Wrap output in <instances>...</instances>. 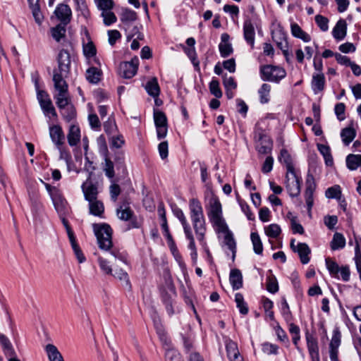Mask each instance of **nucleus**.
I'll use <instances>...</instances> for the list:
<instances>
[{
  "label": "nucleus",
  "instance_id": "nucleus-26",
  "mask_svg": "<svg viewBox=\"0 0 361 361\" xmlns=\"http://www.w3.org/2000/svg\"><path fill=\"white\" fill-rule=\"evenodd\" d=\"M229 281L233 290H238L243 286V276L240 271L234 269L231 271Z\"/></svg>",
  "mask_w": 361,
  "mask_h": 361
},
{
  "label": "nucleus",
  "instance_id": "nucleus-44",
  "mask_svg": "<svg viewBox=\"0 0 361 361\" xmlns=\"http://www.w3.org/2000/svg\"><path fill=\"white\" fill-rule=\"evenodd\" d=\"M279 159L281 162L286 164L288 173H293V171H294L290 154L286 149H281Z\"/></svg>",
  "mask_w": 361,
  "mask_h": 361
},
{
  "label": "nucleus",
  "instance_id": "nucleus-31",
  "mask_svg": "<svg viewBox=\"0 0 361 361\" xmlns=\"http://www.w3.org/2000/svg\"><path fill=\"white\" fill-rule=\"evenodd\" d=\"M116 214L119 219L126 221L132 219L134 213L129 206L123 204L116 209Z\"/></svg>",
  "mask_w": 361,
  "mask_h": 361
},
{
  "label": "nucleus",
  "instance_id": "nucleus-21",
  "mask_svg": "<svg viewBox=\"0 0 361 361\" xmlns=\"http://www.w3.org/2000/svg\"><path fill=\"white\" fill-rule=\"evenodd\" d=\"M243 35L245 41L251 46L254 47L255 44V27L250 20H247L243 24Z\"/></svg>",
  "mask_w": 361,
  "mask_h": 361
},
{
  "label": "nucleus",
  "instance_id": "nucleus-4",
  "mask_svg": "<svg viewBox=\"0 0 361 361\" xmlns=\"http://www.w3.org/2000/svg\"><path fill=\"white\" fill-rule=\"evenodd\" d=\"M92 227L99 247L104 250H109L113 245L112 229L110 226L106 224H94Z\"/></svg>",
  "mask_w": 361,
  "mask_h": 361
},
{
  "label": "nucleus",
  "instance_id": "nucleus-64",
  "mask_svg": "<svg viewBox=\"0 0 361 361\" xmlns=\"http://www.w3.org/2000/svg\"><path fill=\"white\" fill-rule=\"evenodd\" d=\"M166 361H182V360L176 350L171 349L166 353Z\"/></svg>",
  "mask_w": 361,
  "mask_h": 361
},
{
  "label": "nucleus",
  "instance_id": "nucleus-52",
  "mask_svg": "<svg viewBox=\"0 0 361 361\" xmlns=\"http://www.w3.org/2000/svg\"><path fill=\"white\" fill-rule=\"evenodd\" d=\"M210 92L216 98L222 97V92L219 87V82L217 80L213 79L209 83Z\"/></svg>",
  "mask_w": 361,
  "mask_h": 361
},
{
  "label": "nucleus",
  "instance_id": "nucleus-11",
  "mask_svg": "<svg viewBox=\"0 0 361 361\" xmlns=\"http://www.w3.org/2000/svg\"><path fill=\"white\" fill-rule=\"evenodd\" d=\"M49 136L52 142L56 145L57 149L61 152V147L65 142V135L62 128L59 125H53L49 126Z\"/></svg>",
  "mask_w": 361,
  "mask_h": 361
},
{
  "label": "nucleus",
  "instance_id": "nucleus-10",
  "mask_svg": "<svg viewBox=\"0 0 361 361\" xmlns=\"http://www.w3.org/2000/svg\"><path fill=\"white\" fill-rule=\"evenodd\" d=\"M316 187L314 177L308 176L306 180V188L304 196L310 216H311V210L314 204V193Z\"/></svg>",
  "mask_w": 361,
  "mask_h": 361
},
{
  "label": "nucleus",
  "instance_id": "nucleus-60",
  "mask_svg": "<svg viewBox=\"0 0 361 361\" xmlns=\"http://www.w3.org/2000/svg\"><path fill=\"white\" fill-rule=\"evenodd\" d=\"M159 154L161 159H165L169 155V145L167 141L161 142L158 145Z\"/></svg>",
  "mask_w": 361,
  "mask_h": 361
},
{
  "label": "nucleus",
  "instance_id": "nucleus-28",
  "mask_svg": "<svg viewBox=\"0 0 361 361\" xmlns=\"http://www.w3.org/2000/svg\"><path fill=\"white\" fill-rule=\"evenodd\" d=\"M89 202L90 213L94 216L102 217L104 211V204L102 201L96 199Z\"/></svg>",
  "mask_w": 361,
  "mask_h": 361
},
{
  "label": "nucleus",
  "instance_id": "nucleus-15",
  "mask_svg": "<svg viewBox=\"0 0 361 361\" xmlns=\"http://www.w3.org/2000/svg\"><path fill=\"white\" fill-rule=\"evenodd\" d=\"M82 189L87 201L91 202L97 199V195L99 193L98 183H94L87 180V181L82 184Z\"/></svg>",
  "mask_w": 361,
  "mask_h": 361
},
{
  "label": "nucleus",
  "instance_id": "nucleus-25",
  "mask_svg": "<svg viewBox=\"0 0 361 361\" xmlns=\"http://www.w3.org/2000/svg\"><path fill=\"white\" fill-rule=\"evenodd\" d=\"M295 252L298 254L300 261L303 264H306L310 262L309 255L311 252V250L307 244L305 243H298Z\"/></svg>",
  "mask_w": 361,
  "mask_h": 361
},
{
  "label": "nucleus",
  "instance_id": "nucleus-3",
  "mask_svg": "<svg viewBox=\"0 0 361 361\" xmlns=\"http://www.w3.org/2000/svg\"><path fill=\"white\" fill-rule=\"evenodd\" d=\"M173 212L176 217H177L178 220L180 221L183 226L185 237L189 240L188 248L191 250L190 257L192 261L193 264H196L197 261V251L190 226L188 224L182 209L176 207L173 209Z\"/></svg>",
  "mask_w": 361,
  "mask_h": 361
},
{
  "label": "nucleus",
  "instance_id": "nucleus-16",
  "mask_svg": "<svg viewBox=\"0 0 361 361\" xmlns=\"http://www.w3.org/2000/svg\"><path fill=\"white\" fill-rule=\"evenodd\" d=\"M219 233L224 235V243L227 247L232 252V259L234 260L236 254V243L234 240L233 233L229 231L228 226H226L225 229H217L215 230Z\"/></svg>",
  "mask_w": 361,
  "mask_h": 361
},
{
  "label": "nucleus",
  "instance_id": "nucleus-7",
  "mask_svg": "<svg viewBox=\"0 0 361 361\" xmlns=\"http://www.w3.org/2000/svg\"><path fill=\"white\" fill-rule=\"evenodd\" d=\"M98 143L99 145V153L104 158V162L102 163L103 171L109 178H113L115 176L114 165L109 157L107 145L103 136L99 137Z\"/></svg>",
  "mask_w": 361,
  "mask_h": 361
},
{
  "label": "nucleus",
  "instance_id": "nucleus-27",
  "mask_svg": "<svg viewBox=\"0 0 361 361\" xmlns=\"http://www.w3.org/2000/svg\"><path fill=\"white\" fill-rule=\"evenodd\" d=\"M307 348L312 361H320L319 348L316 339L312 337H307Z\"/></svg>",
  "mask_w": 361,
  "mask_h": 361
},
{
  "label": "nucleus",
  "instance_id": "nucleus-13",
  "mask_svg": "<svg viewBox=\"0 0 361 361\" xmlns=\"http://www.w3.org/2000/svg\"><path fill=\"white\" fill-rule=\"evenodd\" d=\"M54 208L59 216H66L69 213V207L66 199L63 197L61 192L54 195L51 198Z\"/></svg>",
  "mask_w": 361,
  "mask_h": 361
},
{
  "label": "nucleus",
  "instance_id": "nucleus-48",
  "mask_svg": "<svg viewBox=\"0 0 361 361\" xmlns=\"http://www.w3.org/2000/svg\"><path fill=\"white\" fill-rule=\"evenodd\" d=\"M235 301L240 312L244 315L247 314L248 313V307L247 303L244 300L243 295L240 293H237L235 295Z\"/></svg>",
  "mask_w": 361,
  "mask_h": 361
},
{
  "label": "nucleus",
  "instance_id": "nucleus-14",
  "mask_svg": "<svg viewBox=\"0 0 361 361\" xmlns=\"http://www.w3.org/2000/svg\"><path fill=\"white\" fill-rule=\"evenodd\" d=\"M225 345L227 357L230 361H243V357L240 355L238 345L230 338L225 340Z\"/></svg>",
  "mask_w": 361,
  "mask_h": 361
},
{
  "label": "nucleus",
  "instance_id": "nucleus-20",
  "mask_svg": "<svg viewBox=\"0 0 361 361\" xmlns=\"http://www.w3.org/2000/svg\"><path fill=\"white\" fill-rule=\"evenodd\" d=\"M325 82V76L323 73H313L311 87L314 94H317L324 90Z\"/></svg>",
  "mask_w": 361,
  "mask_h": 361
},
{
  "label": "nucleus",
  "instance_id": "nucleus-61",
  "mask_svg": "<svg viewBox=\"0 0 361 361\" xmlns=\"http://www.w3.org/2000/svg\"><path fill=\"white\" fill-rule=\"evenodd\" d=\"M185 52L187 54V56L190 58L191 60L192 64L195 67H199L200 62L197 57V54L195 51V48H185Z\"/></svg>",
  "mask_w": 361,
  "mask_h": 361
},
{
  "label": "nucleus",
  "instance_id": "nucleus-51",
  "mask_svg": "<svg viewBox=\"0 0 361 361\" xmlns=\"http://www.w3.org/2000/svg\"><path fill=\"white\" fill-rule=\"evenodd\" d=\"M115 278L118 279L123 281V285L126 286L128 289H130V284L128 279V274L123 269H115L114 273L111 274Z\"/></svg>",
  "mask_w": 361,
  "mask_h": 361
},
{
  "label": "nucleus",
  "instance_id": "nucleus-49",
  "mask_svg": "<svg viewBox=\"0 0 361 361\" xmlns=\"http://www.w3.org/2000/svg\"><path fill=\"white\" fill-rule=\"evenodd\" d=\"M326 265L327 267V269L329 270L330 274L337 279H340L339 276V270L341 267L338 266V264L331 260V259L328 258L326 259Z\"/></svg>",
  "mask_w": 361,
  "mask_h": 361
},
{
  "label": "nucleus",
  "instance_id": "nucleus-41",
  "mask_svg": "<svg viewBox=\"0 0 361 361\" xmlns=\"http://www.w3.org/2000/svg\"><path fill=\"white\" fill-rule=\"evenodd\" d=\"M64 73H55L53 76V81L54 83V87L56 92L63 91L68 90V85L63 78Z\"/></svg>",
  "mask_w": 361,
  "mask_h": 361
},
{
  "label": "nucleus",
  "instance_id": "nucleus-46",
  "mask_svg": "<svg viewBox=\"0 0 361 361\" xmlns=\"http://www.w3.org/2000/svg\"><path fill=\"white\" fill-rule=\"evenodd\" d=\"M264 232L269 238H276L281 232V227L276 224H271L264 227Z\"/></svg>",
  "mask_w": 361,
  "mask_h": 361
},
{
  "label": "nucleus",
  "instance_id": "nucleus-8",
  "mask_svg": "<svg viewBox=\"0 0 361 361\" xmlns=\"http://www.w3.org/2000/svg\"><path fill=\"white\" fill-rule=\"evenodd\" d=\"M154 121L157 129V135L159 140L164 138L168 132L167 118L164 112L154 110Z\"/></svg>",
  "mask_w": 361,
  "mask_h": 361
},
{
  "label": "nucleus",
  "instance_id": "nucleus-53",
  "mask_svg": "<svg viewBox=\"0 0 361 361\" xmlns=\"http://www.w3.org/2000/svg\"><path fill=\"white\" fill-rule=\"evenodd\" d=\"M72 248L74 251L75 255L76 256L78 262L80 263H82L85 261V257L82 254L81 250L80 249L78 245L76 243L75 238L74 240H70Z\"/></svg>",
  "mask_w": 361,
  "mask_h": 361
},
{
  "label": "nucleus",
  "instance_id": "nucleus-58",
  "mask_svg": "<svg viewBox=\"0 0 361 361\" xmlns=\"http://www.w3.org/2000/svg\"><path fill=\"white\" fill-rule=\"evenodd\" d=\"M97 6L103 11H110L114 7V1L112 0H95Z\"/></svg>",
  "mask_w": 361,
  "mask_h": 361
},
{
  "label": "nucleus",
  "instance_id": "nucleus-39",
  "mask_svg": "<svg viewBox=\"0 0 361 361\" xmlns=\"http://www.w3.org/2000/svg\"><path fill=\"white\" fill-rule=\"evenodd\" d=\"M317 148L319 152L322 154L325 164L327 166H331L334 164V159L331 154L330 147L323 144L317 145Z\"/></svg>",
  "mask_w": 361,
  "mask_h": 361
},
{
  "label": "nucleus",
  "instance_id": "nucleus-45",
  "mask_svg": "<svg viewBox=\"0 0 361 361\" xmlns=\"http://www.w3.org/2000/svg\"><path fill=\"white\" fill-rule=\"evenodd\" d=\"M355 131L353 128H345L342 130L341 137L345 145H348L355 137Z\"/></svg>",
  "mask_w": 361,
  "mask_h": 361
},
{
  "label": "nucleus",
  "instance_id": "nucleus-35",
  "mask_svg": "<svg viewBox=\"0 0 361 361\" xmlns=\"http://www.w3.org/2000/svg\"><path fill=\"white\" fill-rule=\"evenodd\" d=\"M85 35L87 37V42L86 44H83V54L87 59H91L95 56L97 50L93 42L90 40L87 30H85Z\"/></svg>",
  "mask_w": 361,
  "mask_h": 361
},
{
  "label": "nucleus",
  "instance_id": "nucleus-55",
  "mask_svg": "<svg viewBox=\"0 0 361 361\" xmlns=\"http://www.w3.org/2000/svg\"><path fill=\"white\" fill-rule=\"evenodd\" d=\"M30 8L32 11L35 22L40 25L43 20V16L41 13L39 4H34V6H30Z\"/></svg>",
  "mask_w": 361,
  "mask_h": 361
},
{
  "label": "nucleus",
  "instance_id": "nucleus-6",
  "mask_svg": "<svg viewBox=\"0 0 361 361\" xmlns=\"http://www.w3.org/2000/svg\"><path fill=\"white\" fill-rule=\"evenodd\" d=\"M255 149L260 154H268L271 152L273 142L271 138L257 124L255 131Z\"/></svg>",
  "mask_w": 361,
  "mask_h": 361
},
{
  "label": "nucleus",
  "instance_id": "nucleus-63",
  "mask_svg": "<svg viewBox=\"0 0 361 361\" xmlns=\"http://www.w3.org/2000/svg\"><path fill=\"white\" fill-rule=\"evenodd\" d=\"M267 289L271 293H276L279 290V286L274 277H269L267 280Z\"/></svg>",
  "mask_w": 361,
  "mask_h": 361
},
{
  "label": "nucleus",
  "instance_id": "nucleus-56",
  "mask_svg": "<svg viewBox=\"0 0 361 361\" xmlns=\"http://www.w3.org/2000/svg\"><path fill=\"white\" fill-rule=\"evenodd\" d=\"M340 186L335 185L334 187L329 188L325 192L327 198H339L341 195Z\"/></svg>",
  "mask_w": 361,
  "mask_h": 361
},
{
  "label": "nucleus",
  "instance_id": "nucleus-43",
  "mask_svg": "<svg viewBox=\"0 0 361 361\" xmlns=\"http://www.w3.org/2000/svg\"><path fill=\"white\" fill-rule=\"evenodd\" d=\"M250 238L255 253L257 255H262L263 252V245L259 234L256 232H252L251 233Z\"/></svg>",
  "mask_w": 361,
  "mask_h": 361
},
{
  "label": "nucleus",
  "instance_id": "nucleus-30",
  "mask_svg": "<svg viewBox=\"0 0 361 361\" xmlns=\"http://www.w3.org/2000/svg\"><path fill=\"white\" fill-rule=\"evenodd\" d=\"M49 361H64L61 353L53 344H47L45 347Z\"/></svg>",
  "mask_w": 361,
  "mask_h": 361
},
{
  "label": "nucleus",
  "instance_id": "nucleus-23",
  "mask_svg": "<svg viewBox=\"0 0 361 361\" xmlns=\"http://www.w3.org/2000/svg\"><path fill=\"white\" fill-rule=\"evenodd\" d=\"M290 173L293 176L292 180L288 179L286 187L290 195L292 197H296L300 192V181L294 171Z\"/></svg>",
  "mask_w": 361,
  "mask_h": 361
},
{
  "label": "nucleus",
  "instance_id": "nucleus-1",
  "mask_svg": "<svg viewBox=\"0 0 361 361\" xmlns=\"http://www.w3.org/2000/svg\"><path fill=\"white\" fill-rule=\"evenodd\" d=\"M189 210L190 216L197 238L201 245L204 246L206 245L204 240L206 226L203 208L200 202L195 198L191 199L189 202Z\"/></svg>",
  "mask_w": 361,
  "mask_h": 361
},
{
  "label": "nucleus",
  "instance_id": "nucleus-38",
  "mask_svg": "<svg viewBox=\"0 0 361 361\" xmlns=\"http://www.w3.org/2000/svg\"><path fill=\"white\" fill-rule=\"evenodd\" d=\"M346 166L351 170H356L361 167V154H349L346 157Z\"/></svg>",
  "mask_w": 361,
  "mask_h": 361
},
{
  "label": "nucleus",
  "instance_id": "nucleus-32",
  "mask_svg": "<svg viewBox=\"0 0 361 361\" xmlns=\"http://www.w3.org/2000/svg\"><path fill=\"white\" fill-rule=\"evenodd\" d=\"M58 108H62L71 102V99L67 90L58 91L54 96Z\"/></svg>",
  "mask_w": 361,
  "mask_h": 361
},
{
  "label": "nucleus",
  "instance_id": "nucleus-24",
  "mask_svg": "<svg viewBox=\"0 0 361 361\" xmlns=\"http://www.w3.org/2000/svg\"><path fill=\"white\" fill-rule=\"evenodd\" d=\"M67 138L70 146H76L80 140V128L76 125H71L68 130Z\"/></svg>",
  "mask_w": 361,
  "mask_h": 361
},
{
  "label": "nucleus",
  "instance_id": "nucleus-33",
  "mask_svg": "<svg viewBox=\"0 0 361 361\" xmlns=\"http://www.w3.org/2000/svg\"><path fill=\"white\" fill-rule=\"evenodd\" d=\"M290 29L291 33L295 37L301 39L305 42H308L311 40L310 36L304 32L297 23H291Z\"/></svg>",
  "mask_w": 361,
  "mask_h": 361
},
{
  "label": "nucleus",
  "instance_id": "nucleus-42",
  "mask_svg": "<svg viewBox=\"0 0 361 361\" xmlns=\"http://www.w3.org/2000/svg\"><path fill=\"white\" fill-rule=\"evenodd\" d=\"M271 85L267 83L262 84L258 90L259 101L262 104H267L270 99Z\"/></svg>",
  "mask_w": 361,
  "mask_h": 361
},
{
  "label": "nucleus",
  "instance_id": "nucleus-5",
  "mask_svg": "<svg viewBox=\"0 0 361 361\" xmlns=\"http://www.w3.org/2000/svg\"><path fill=\"white\" fill-rule=\"evenodd\" d=\"M260 73L262 80L276 83H279L286 76V71L283 68L272 65L262 66Z\"/></svg>",
  "mask_w": 361,
  "mask_h": 361
},
{
  "label": "nucleus",
  "instance_id": "nucleus-50",
  "mask_svg": "<svg viewBox=\"0 0 361 361\" xmlns=\"http://www.w3.org/2000/svg\"><path fill=\"white\" fill-rule=\"evenodd\" d=\"M65 26L66 25H64L63 24H59L55 27L51 28V36L56 42H60V40L65 37Z\"/></svg>",
  "mask_w": 361,
  "mask_h": 361
},
{
  "label": "nucleus",
  "instance_id": "nucleus-22",
  "mask_svg": "<svg viewBox=\"0 0 361 361\" xmlns=\"http://www.w3.org/2000/svg\"><path fill=\"white\" fill-rule=\"evenodd\" d=\"M347 33V24L345 20H339L332 30V35L336 40H342Z\"/></svg>",
  "mask_w": 361,
  "mask_h": 361
},
{
  "label": "nucleus",
  "instance_id": "nucleus-19",
  "mask_svg": "<svg viewBox=\"0 0 361 361\" xmlns=\"http://www.w3.org/2000/svg\"><path fill=\"white\" fill-rule=\"evenodd\" d=\"M57 60L60 73H67L71 64L69 53L65 49H61L59 53Z\"/></svg>",
  "mask_w": 361,
  "mask_h": 361
},
{
  "label": "nucleus",
  "instance_id": "nucleus-37",
  "mask_svg": "<svg viewBox=\"0 0 361 361\" xmlns=\"http://www.w3.org/2000/svg\"><path fill=\"white\" fill-rule=\"evenodd\" d=\"M345 245V238L343 235L340 233H335L330 246L332 250L342 249Z\"/></svg>",
  "mask_w": 361,
  "mask_h": 361
},
{
  "label": "nucleus",
  "instance_id": "nucleus-9",
  "mask_svg": "<svg viewBox=\"0 0 361 361\" xmlns=\"http://www.w3.org/2000/svg\"><path fill=\"white\" fill-rule=\"evenodd\" d=\"M37 98L46 116L51 115L53 117H57V114L47 92L45 91L38 92L37 93Z\"/></svg>",
  "mask_w": 361,
  "mask_h": 361
},
{
  "label": "nucleus",
  "instance_id": "nucleus-36",
  "mask_svg": "<svg viewBox=\"0 0 361 361\" xmlns=\"http://www.w3.org/2000/svg\"><path fill=\"white\" fill-rule=\"evenodd\" d=\"M145 90L150 96L153 97H158L160 92V89L157 79L156 78H153L149 80L145 85Z\"/></svg>",
  "mask_w": 361,
  "mask_h": 361
},
{
  "label": "nucleus",
  "instance_id": "nucleus-62",
  "mask_svg": "<svg viewBox=\"0 0 361 361\" xmlns=\"http://www.w3.org/2000/svg\"><path fill=\"white\" fill-rule=\"evenodd\" d=\"M98 262L100 269L107 274H112V269L111 266L109 264V262L102 257H98Z\"/></svg>",
  "mask_w": 361,
  "mask_h": 361
},
{
  "label": "nucleus",
  "instance_id": "nucleus-12",
  "mask_svg": "<svg viewBox=\"0 0 361 361\" xmlns=\"http://www.w3.org/2000/svg\"><path fill=\"white\" fill-rule=\"evenodd\" d=\"M138 66V59L137 58L132 59L131 61L123 62L120 64V74L125 78H131L137 73Z\"/></svg>",
  "mask_w": 361,
  "mask_h": 361
},
{
  "label": "nucleus",
  "instance_id": "nucleus-57",
  "mask_svg": "<svg viewBox=\"0 0 361 361\" xmlns=\"http://www.w3.org/2000/svg\"><path fill=\"white\" fill-rule=\"evenodd\" d=\"M102 16L104 18V23L106 25H110L116 21L115 14L110 11H103Z\"/></svg>",
  "mask_w": 361,
  "mask_h": 361
},
{
  "label": "nucleus",
  "instance_id": "nucleus-47",
  "mask_svg": "<svg viewBox=\"0 0 361 361\" xmlns=\"http://www.w3.org/2000/svg\"><path fill=\"white\" fill-rule=\"evenodd\" d=\"M137 13L130 9L125 8L122 10L121 14V20L123 23H129L136 20Z\"/></svg>",
  "mask_w": 361,
  "mask_h": 361
},
{
  "label": "nucleus",
  "instance_id": "nucleus-18",
  "mask_svg": "<svg viewBox=\"0 0 361 361\" xmlns=\"http://www.w3.org/2000/svg\"><path fill=\"white\" fill-rule=\"evenodd\" d=\"M219 49L222 57L226 58L230 56L233 49L230 42V36L227 33H223L221 36V42L219 44Z\"/></svg>",
  "mask_w": 361,
  "mask_h": 361
},
{
  "label": "nucleus",
  "instance_id": "nucleus-34",
  "mask_svg": "<svg viewBox=\"0 0 361 361\" xmlns=\"http://www.w3.org/2000/svg\"><path fill=\"white\" fill-rule=\"evenodd\" d=\"M0 343L6 357L15 355L16 351L9 339L1 334H0Z\"/></svg>",
  "mask_w": 361,
  "mask_h": 361
},
{
  "label": "nucleus",
  "instance_id": "nucleus-29",
  "mask_svg": "<svg viewBox=\"0 0 361 361\" xmlns=\"http://www.w3.org/2000/svg\"><path fill=\"white\" fill-rule=\"evenodd\" d=\"M59 109L61 114L66 121L70 122L75 118L76 111L73 105L71 102L68 103V104L65 105L63 107Z\"/></svg>",
  "mask_w": 361,
  "mask_h": 361
},
{
  "label": "nucleus",
  "instance_id": "nucleus-59",
  "mask_svg": "<svg viewBox=\"0 0 361 361\" xmlns=\"http://www.w3.org/2000/svg\"><path fill=\"white\" fill-rule=\"evenodd\" d=\"M345 106L343 103H338L336 104L334 111L339 121H343L345 119Z\"/></svg>",
  "mask_w": 361,
  "mask_h": 361
},
{
  "label": "nucleus",
  "instance_id": "nucleus-2",
  "mask_svg": "<svg viewBox=\"0 0 361 361\" xmlns=\"http://www.w3.org/2000/svg\"><path fill=\"white\" fill-rule=\"evenodd\" d=\"M208 217L214 230L226 228L227 224L223 217L221 204L216 197L209 200Z\"/></svg>",
  "mask_w": 361,
  "mask_h": 361
},
{
  "label": "nucleus",
  "instance_id": "nucleus-40",
  "mask_svg": "<svg viewBox=\"0 0 361 361\" xmlns=\"http://www.w3.org/2000/svg\"><path fill=\"white\" fill-rule=\"evenodd\" d=\"M101 71L95 67H91L86 71V79L91 83H97L101 80Z\"/></svg>",
  "mask_w": 361,
  "mask_h": 361
},
{
  "label": "nucleus",
  "instance_id": "nucleus-17",
  "mask_svg": "<svg viewBox=\"0 0 361 361\" xmlns=\"http://www.w3.org/2000/svg\"><path fill=\"white\" fill-rule=\"evenodd\" d=\"M54 13L62 24L66 25L71 21L72 12L70 7L66 4H59L55 9Z\"/></svg>",
  "mask_w": 361,
  "mask_h": 361
},
{
  "label": "nucleus",
  "instance_id": "nucleus-54",
  "mask_svg": "<svg viewBox=\"0 0 361 361\" xmlns=\"http://www.w3.org/2000/svg\"><path fill=\"white\" fill-rule=\"evenodd\" d=\"M315 21L322 31L326 32L328 30L329 20L327 18L321 15H317L315 16Z\"/></svg>",
  "mask_w": 361,
  "mask_h": 361
}]
</instances>
